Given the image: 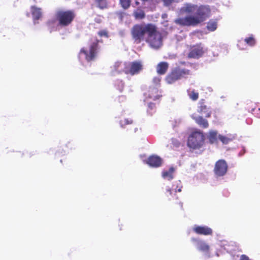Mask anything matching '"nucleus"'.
I'll list each match as a JSON object with an SVG mask.
<instances>
[{
	"label": "nucleus",
	"mask_w": 260,
	"mask_h": 260,
	"mask_svg": "<svg viewBox=\"0 0 260 260\" xmlns=\"http://www.w3.org/2000/svg\"><path fill=\"white\" fill-rule=\"evenodd\" d=\"M181 14L189 15L176 19L175 23L181 26H197L210 17L211 10L207 5H197L185 3L180 9Z\"/></svg>",
	"instance_id": "obj_1"
},
{
	"label": "nucleus",
	"mask_w": 260,
	"mask_h": 260,
	"mask_svg": "<svg viewBox=\"0 0 260 260\" xmlns=\"http://www.w3.org/2000/svg\"><path fill=\"white\" fill-rule=\"evenodd\" d=\"M75 17L71 11H58L55 18L50 19L48 22V28L50 32L59 29L60 27L69 25Z\"/></svg>",
	"instance_id": "obj_2"
},
{
	"label": "nucleus",
	"mask_w": 260,
	"mask_h": 260,
	"mask_svg": "<svg viewBox=\"0 0 260 260\" xmlns=\"http://www.w3.org/2000/svg\"><path fill=\"white\" fill-rule=\"evenodd\" d=\"M98 49V41L97 40L91 43L88 47L82 48L78 56L80 61L84 64L86 62H89L93 60L97 55Z\"/></svg>",
	"instance_id": "obj_3"
},
{
	"label": "nucleus",
	"mask_w": 260,
	"mask_h": 260,
	"mask_svg": "<svg viewBox=\"0 0 260 260\" xmlns=\"http://www.w3.org/2000/svg\"><path fill=\"white\" fill-rule=\"evenodd\" d=\"M205 144V136L200 130L192 132L188 137L187 146L192 150L201 149Z\"/></svg>",
	"instance_id": "obj_4"
},
{
	"label": "nucleus",
	"mask_w": 260,
	"mask_h": 260,
	"mask_svg": "<svg viewBox=\"0 0 260 260\" xmlns=\"http://www.w3.org/2000/svg\"><path fill=\"white\" fill-rule=\"evenodd\" d=\"M146 42L150 46L154 49H158L162 46V40L161 34L156 30L155 27L152 25V29L149 30Z\"/></svg>",
	"instance_id": "obj_5"
},
{
	"label": "nucleus",
	"mask_w": 260,
	"mask_h": 260,
	"mask_svg": "<svg viewBox=\"0 0 260 260\" xmlns=\"http://www.w3.org/2000/svg\"><path fill=\"white\" fill-rule=\"evenodd\" d=\"M152 29V24L146 25H136L132 30L133 38L136 43H139L144 38L145 34H148L149 30Z\"/></svg>",
	"instance_id": "obj_6"
},
{
	"label": "nucleus",
	"mask_w": 260,
	"mask_h": 260,
	"mask_svg": "<svg viewBox=\"0 0 260 260\" xmlns=\"http://www.w3.org/2000/svg\"><path fill=\"white\" fill-rule=\"evenodd\" d=\"M190 74L188 70L176 68L166 77V80L168 83L172 84L181 78L186 77Z\"/></svg>",
	"instance_id": "obj_7"
},
{
	"label": "nucleus",
	"mask_w": 260,
	"mask_h": 260,
	"mask_svg": "<svg viewBox=\"0 0 260 260\" xmlns=\"http://www.w3.org/2000/svg\"><path fill=\"white\" fill-rule=\"evenodd\" d=\"M228 171V165L223 159L218 160L215 165L214 172L217 177L225 175Z\"/></svg>",
	"instance_id": "obj_8"
},
{
	"label": "nucleus",
	"mask_w": 260,
	"mask_h": 260,
	"mask_svg": "<svg viewBox=\"0 0 260 260\" xmlns=\"http://www.w3.org/2000/svg\"><path fill=\"white\" fill-rule=\"evenodd\" d=\"M143 69V64L141 61H135L127 62V74L132 76L139 74Z\"/></svg>",
	"instance_id": "obj_9"
},
{
	"label": "nucleus",
	"mask_w": 260,
	"mask_h": 260,
	"mask_svg": "<svg viewBox=\"0 0 260 260\" xmlns=\"http://www.w3.org/2000/svg\"><path fill=\"white\" fill-rule=\"evenodd\" d=\"M206 51L201 44L197 45L192 47L188 56L192 58H198L201 56Z\"/></svg>",
	"instance_id": "obj_10"
},
{
	"label": "nucleus",
	"mask_w": 260,
	"mask_h": 260,
	"mask_svg": "<svg viewBox=\"0 0 260 260\" xmlns=\"http://www.w3.org/2000/svg\"><path fill=\"white\" fill-rule=\"evenodd\" d=\"M144 161L150 167L153 168L159 167L162 163V159L159 156L155 155L150 156Z\"/></svg>",
	"instance_id": "obj_11"
},
{
	"label": "nucleus",
	"mask_w": 260,
	"mask_h": 260,
	"mask_svg": "<svg viewBox=\"0 0 260 260\" xmlns=\"http://www.w3.org/2000/svg\"><path fill=\"white\" fill-rule=\"evenodd\" d=\"M193 231L197 234L204 235H210L212 234V230L207 226H200L194 225Z\"/></svg>",
	"instance_id": "obj_12"
},
{
	"label": "nucleus",
	"mask_w": 260,
	"mask_h": 260,
	"mask_svg": "<svg viewBox=\"0 0 260 260\" xmlns=\"http://www.w3.org/2000/svg\"><path fill=\"white\" fill-rule=\"evenodd\" d=\"M191 241L194 243L197 248L203 252H207L209 249V246L204 241L195 238H192Z\"/></svg>",
	"instance_id": "obj_13"
},
{
	"label": "nucleus",
	"mask_w": 260,
	"mask_h": 260,
	"mask_svg": "<svg viewBox=\"0 0 260 260\" xmlns=\"http://www.w3.org/2000/svg\"><path fill=\"white\" fill-rule=\"evenodd\" d=\"M30 12L35 24L38 23L37 20H39L42 15V9L35 6L30 7Z\"/></svg>",
	"instance_id": "obj_14"
},
{
	"label": "nucleus",
	"mask_w": 260,
	"mask_h": 260,
	"mask_svg": "<svg viewBox=\"0 0 260 260\" xmlns=\"http://www.w3.org/2000/svg\"><path fill=\"white\" fill-rule=\"evenodd\" d=\"M127 62L117 61L113 66L114 71L118 73H124L127 74Z\"/></svg>",
	"instance_id": "obj_15"
},
{
	"label": "nucleus",
	"mask_w": 260,
	"mask_h": 260,
	"mask_svg": "<svg viewBox=\"0 0 260 260\" xmlns=\"http://www.w3.org/2000/svg\"><path fill=\"white\" fill-rule=\"evenodd\" d=\"M145 95L146 99L149 98L153 101L158 99L160 96L159 91L156 87L150 88L148 93H145Z\"/></svg>",
	"instance_id": "obj_16"
},
{
	"label": "nucleus",
	"mask_w": 260,
	"mask_h": 260,
	"mask_svg": "<svg viewBox=\"0 0 260 260\" xmlns=\"http://www.w3.org/2000/svg\"><path fill=\"white\" fill-rule=\"evenodd\" d=\"M218 132L214 130H210L207 135V137L209 142L211 144H217L218 142Z\"/></svg>",
	"instance_id": "obj_17"
},
{
	"label": "nucleus",
	"mask_w": 260,
	"mask_h": 260,
	"mask_svg": "<svg viewBox=\"0 0 260 260\" xmlns=\"http://www.w3.org/2000/svg\"><path fill=\"white\" fill-rule=\"evenodd\" d=\"M191 117L201 127L205 128L208 127L209 124L207 120L203 118L202 116H196L195 115L193 114L191 115Z\"/></svg>",
	"instance_id": "obj_18"
},
{
	"label": "nucleus",
	"mask_w": 260,
	"mask_h": 260,
	"mask_svg": "<svg viewBox=\"0 0 260 260\" xmlns=\"http://www.w3.org/2000/svg\"><path fill=\"white\" fill-rule=\"evenodd\" d=\"M175 168L173 167H170L168 170H164L162 172V177L164 179L171 180L174 177V173Z\"/></svg>",
	"instance_id": "obj_19"
},
{
	"label": "nucleus",
	"mask_w": 260,
	"mask_h": 260,
	"mask_svg": "<svg viewBox=\"0 0 260 260\" xmlns=\"http://www.w3.org/2000/svg\"><path fill=\"white\" fill-rule=\"evenodd\" d=\"M169 68V64L167 62H161L156 67L157 73L159 75L165 74Z\"/></svg>",
	"instance_id": "obj_20"
},
{
	"label": "nucleus",
	"mask_w": 260,
	"mask_h": 260,
	"mask_svg": "<svg viewBox=\"0 0 260 260\" xmlns=\"http://www.w3.org/2000/svg\"><path fill=\"white\" fill-rule=\"evenodd\" d=\"M236 136L231 134H228L227 136L218 135V139L223 144H228L235 138Z\"/></svg>",
	"instance_id": "obj_21"
},
{
	"label": "nucleus",
	"mask_w": 260,
	"mask_h": 260,
	"mask_svg": "<svg viewBox=\"0 0 260 260\" xmlns=\"http://www.w3.org/2000/svg\"><path fill=\"white\" fill-rule=\"evenodd\" d=\"M198 111L202 114H204L206 117H209L211 114V110L204 104H201L198 109Z\"/></svg>",
	"instance_id": "obj_22"
},
{
	"label": "nucleus",
	"mask_w": 260,
	"mask_h": 260,
	"mask_svg": "<svg viewBox=\"0 0 260 260\" xmlns=\"http://www.w3.org/2000/svg\"><path fill=\"white\" fill-rule=\"evenodd\" d=\"M217 26H218L217 19H210L207 23L206 27L209 31H214L217 29Z\"/></svg>",
	"instance_id": "obj_23"
},
{
	"label": "nucleus",
	"mask_w": 260,
	"mask_h": 260,
	"mask_svg": "<svg viewBox=\"0 0 260 260\" xmlns=\"http://www.w3.org/2000/svg\"><path fill=\"white\" fill-rule=\"evenodd\" d=\"M135 17L138 19H141L144 18L145 13L142 10H137L134 12Z\"/></svg>",
	"instance_id": "obj_24"
},
{
	"label": "nucleus",
	"mask_w": 260,
	"mask_h": 260,
	"mask_svg": "<svg viewBox=\"0 0 260 260\" xmlns=\"http://www.w3.org/2000/svg\"><path fill=\"white\" fill-rule=\"evenodd\" d=\"M244 42L248 45L250 46H253L255 44V41L252 36L246 38L244 40Z\"/></svg>",
	"instance_id": "obj_25"
},
{
	"label": "nucleus",
	"mask_w": 260,
	"mask_h": 260,
	"mask_svg": "<svg viewBox=\"0 0 260 260\" xmlns=\"http://www.w3.org/2000/svg\"><path fill=\"white\" fill-rule=\"evenodd\" d=\"M119 123L121 127H124L126 125L132 124L133 120L131 119L126 118L120 120Z\"/></svg>",
	"instance_id": "obj_26"
},
{
	"label": "nucleus",
	"mask_w": 260,
	"mask_h": 260,
	"mask_svg": "<svg viewBox=\"0 0 260 260\" xmlns=\"http://www.w3.org/2000/svg\"><path fill=\"white\" fill-rule=\"evenodd\" d=\"M188 95L191 100L196 101L198 99L199 94L198 92H195L194 90L188 91Z\"/></svg>",
	"instance_id": "obj_27"
},
{
	"label": "nucleus",
	"mask_w": 260,
	"mask_h": 260,
	"mask_svg": "<svg viewBox=\"0 0 260 260\" xmlns=\"http://www.w3.org/2000/svg\"><path fill=\"white\" fill-rule=\"evenodd\" d=\"M115 85L116 88L119 90L122 91L124 87V83L122 81L117 80L115 83Z\"/></svg>",
	"instance_id": "obj_28"
},
{
	"label": "nucleus",
	"mask_w": 260,
	"mask_h": 260,
	"mask_svg": "<svg viewBox=\"0 0 260 260\" xmlns=\"http://www.w3.org/2000/svg\"><path fill=\"white\" fill-rule=\"evenodd\" d=\"M98 7L101 9H104L107 7L106 0H95Z\"/></svg>",
	"instance_id": "obj_29"
},
{
	"label": "nucleus",
	"mask_w": 260,
	"mask_h": 260,
	"mask_svg": "<svg viewBox=\"0 0 260 260\" xmlns=\"http://www.w3.org/2000/svg\"><path fill=\"white\" fill-rule=\"evenodd\" d=\"M144 101L145 102L147 101V102L148 103V107L149 109L152 110L154 108V107H155L154 104L153 103H151V102H149L148 99H146L144 100Z\"/></svg>",
	"instance_id": "obj_30"
},
{
	"label": "nucleus",
	"mask_w": 260,
	"mask_h": 260,
	"mask_svg": "<svg viewBox=\"0 0 260 260\" xmlns=\"http://www.w3.org/2000/svg\"><path fill=\"white\" fill-rule=\"evenodd\" d=\"M160 81V78L159 77H156L153 78V81L157 85Z\"/></svg>",
	"instance_id": "obj_31"
},
{
	"label": "nucleus",
	"mask_w": 260,
	"mask_h": 260,
	"mask_svg": "<svg viewBox=\"0 0 260 260\" xmlns=\"http://www.w3.org/2000/svg\"><path fill=\"white\" fill-rule=\"evenodd\" d=\"M98 34L100 36H105L106 37H107V32L106 30H102V31H100L99 32Z\"/></svg>",
	"instance_id": "obj_32"
},
{
	"label": "nucleus",
	"mask_w": 260,
	"mask_h": 260,
	"mask_svg": "<svg viewBox=\"0 0 260 260\" xmlns=\"http://www.w3.org/2000/svg\"><path fill=\"white\" fill-rule=\"evenodd\" d=\"M240 260H250V259L246 255L243 254L241 256Z\"/></svg>",
	"instance_id": "obj_33"
},
{
	"label": "nucleus",
	"mask_w": 260,
	"mask_h": 260,
	"mask_svg": "<svg viewBox=\"0 0 260 260\" xmlns=\"http://www.w3.org/2000/svg\"><path fill=\"white\" fill-rule=\"evenodd\" d=\"M238 47L241 50L244 49L243 47H241V42H239L237 44Z\"/></svg>",
	"instance_id": "obj_34"
},
{
	"label": "nucleus",
	"mask_w": 260,
	"mask_h": 260,
	"mask_svg": "<svg viewBox=\"0 0 260 260\" xmlns=\"http://www.w3.org/2000/svg\"><path fill=\"white\" fill-rule=\"evenodd\" d=\"M181 188H182V186H180L179 187V188L177 189V188H176L175 192H177V191L180 192L181 191Z\"/></svg>",
	"instance_id": "obj_35"
},
{
	"label": "nucleus",
	"mask_w": 260,
	"mask_h": 260,
	"mask_svg": "<svg viewBox=\"0 0 260 260\" xmlns=\"http://www.w3.org/2000/svg\"><path fill=\"white\" fill-rule=\"evenodd\" d=\"M167 16H168V15H167V14H163L162 15V18L163 19H166V18H167Z\"/></svg>",
	"instance_id": "obj_36"
},
{
	"label": "nucleus",
	"mask_w": 260,
	"mask_h": 260,
	"mask_svg": "<svg viewBox=\"0 0 260 260\" xmlns=\"http://www.w3.org/2000/svg\"><path fill=\"white\" fill-rule=\"evenodd\" d=\"M167 191H168V192H169L170 194H171V193H172V191H171V190L170 189H167Z\"/></svg>",
	"instance_id": "obj_37"
},
{
	"label": "nucleus",
	"mask_w": 260,
	"mask_h": 260,
	"mask_svg": "<svg viewBox=\"0 0 260 260\" xmlns=\"http://www.w3.org/2000/svg\"><path fill=\"white\" fill-rule=\"evenodd\" d=\"M258 109L259 111H260V108H258ZM257 114L258 116L260 118V113H257Z\"/></svg>",
	"instance_id": "obj_38"
},
{
	"label": "nucleus",
	"mask_w": 260,
	"mask_h": 260,
	"mask_svg": "<svg viewBox=\"0 0 260 260\" xmlns=\"http://www.w3.org/2000/svg\"><path fill=\"white\" fill-rule=\"evenodd\" d=\"M42 0H34L35 2H36V3H38V2H40Z\"/></svg>",
	"instance_id": "obj_39"
},
{
	"label": "nucleus",
	"mask_w": 260,
	"mask_h": 260,
	"mask_svg": "<svg viewBox=\"0 0 260 260\" xmlns=\"http://www.w3.org/2000/svg\"><path fill=\"white\" fill-rule=\"evenodd\" d=\"M179 184H180V181H178V182L177 183V187H179V185H178V184H179Z\"/></svg>",
	"instance_id": "obj_40"
},
{
	"label": "nucleus",
	"mask_w": 260,
	"mask_h": 260,
	"mask_svg": "<svg viewBox=\"0 0 260 260\" xmlns=\"http://www.w3.org/2000/svg\"><path fill=\"white\" fill-rule=\"evenodd\" d=\"M136 5H139V2H136Z\"/></svg>",
	"instance_id": "obj_41"
}]
</instances>
